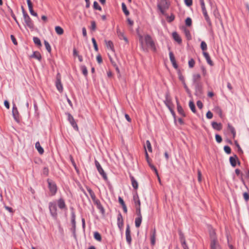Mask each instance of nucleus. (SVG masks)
<instances>
[{
  "label": "nucleus",
  "mask_w": 249,
  "mask_h": 249,
  "mask_svg": "<svg viewBox=\"0 0 249 249\" xmlns=\"http://www.w3.org/2000/svg\"><path fill=\"white\" fill-rule=\"evenodd\" d=\"M139 41L142 49L144 51H147L150 49L154 52L156 51V47L155 43L151 36L149 35L142 36L139 34Z\"/></svg>",
  "instance_id": "1"
},
{
  "label": "nucleus",
  "mask_w": 249,
  "mask_h": 249,
  "mask_svg": "<svg viewBox=\"0 0 249 249\" xmlns=\"http://www.w3.org/2000/svg\"><path fill=\"white\" fill-rule=\"evenodd\" d=\"M210 248L211 249H221L220 245L217 241L215 232L213 230L210 231Z\"/></svg>",
  "instance_id": "2"
},
{
  "label": "nucleus",
  "mask_w": 249,
  "mask_h": 249,
  "mask_svg": "<svg viewBox=\"0 0 249 249\" xmlns=\"http://www.w3.org/2000/svg\"><path fill=\"white\" fill-rule=\"evenodd\" d=\"M169 6V3L167 0H161L158 4V7L162 14H164Z\"/></svg>",
  "instance_id": "3"
},
{
  "label": "nucleus",
  "mask_w": 249,
  "mask_h": 249,
  "mask_svg": "<svg viewBox=\"0 0 249 249\" xmlns=\"http://www.w3.org/2000/svg\"><path fill=\"white\" fill-rule=\"evenodd\" d=\"M48 188L49 189V195L53 196L55 195L57 191V187L56 183L53 181H49L48 182Z\"/></svg>",
  "instance_id": "4"
},
{
  "label": "nucleus",
  "mask_w": 249,
  "mask_h": 249,
  "mask_svg": "<svg viewBox=\"0 0 249 249\" xmlns=\"http://www.w3.org/2000/svg\"><path fill=\"white\" fill-rule=\"evenodd\" d=\"M200 3L201 5V7L202 9L203 14L204 16L205 19L207 22V23L211 25V21L210 20V18L207 14V10L205 7L204 0H200Z\"/></svg>",
  "instance_id": "5"
},
{
  "label": "nucleus",
  "mask_w": 249,
  "mask_h": 249,
  "mask_svg": "<svg viewBox=\"0 0 249 249\" xmlns=\"http://www.w3.org/2000/svg\"><path fill=\"white\" fill-rule=\"evenodd\" d=\"M12 114L15 120L18 123L19 122V114L18 108L14 103L13 104Z\"/></svg>",
  "instance_id": "6"
},
{
  "label": "nucleus",
  "mask_w": 249,
  "mask_h": 249,
  "mask_svg": "<svg viewBox=\"0 0 249 249\" xmlns=\"http://www.w3.org/2000/svg\"><path fill=\"white\" fill-rule=\"evenodd\" d=\"M24 20L26 25L30 29L33 30L34 29V24L29 15L24 18Z\"/></svg>",
  "instance_id": "7"
},
{
  "label": "nucleus",
  "mask_w": 249,
  "mask_h": 249,
  "mask_svg": "<svg viewBox=\"0 0 249 249\" xmlns=\"http://www.w3.org/2000/svg\"><path fill=\"white\" fill-rule=\"evenodd\" d=\"M56 87L58 90L61 92L63 91V86L61 82V76L59 73L56 76V81L55 83Z\"/></svg>",
  "instance_id": "8"
},
{
  "label": "nucleus",
  "mask_w": 249,
  "mask_h": 249,
  "mask_svg": "<svg viewBox=\"0 0 249 249\" xmlns=\"http://www.w3.org/2000/svg\"><path fill=\"white\" fill-rule=\"evenodd\" d=\"M95 164L99 173L101 174V175L103 176L105 179H107V177L106 174H105L99 162L97 160H95Z\"/></svg>",
  "instance_id": "9"
},
{
  "label": "nucleus",
  "mask_w": 249,
  "mask_h": 249,
  "mask_svg": "<svg viewBox=\"0 0 249 249\" xmlns=\"http://www.w3.org/2000/svg\"><path fill=\"white\" fill-rule=\"evenodd\" d=\"M68 120L73 128L76 131H78V127L77 125V124L75 122L73 117L71 114H69L68 115Z\"/></svg>",
  "instance_id": "10"
},
{
  "label": "nucleus",
  "mask_w": 249,
  "mask_h": 249,
  "mask_svg": "<svg viewBox=\"0 0 249 249\" xmlns=\"http://www.w3.org/2000/svg\"><path fill=\"white\" fill-rule=\"evenodd\" d=\"M27 3L28 6L29 10L30 13V14L34 16L37 17V14L33 10V6L32 2L31 0H27Z\"/></svg>",
  "instance_id": "11"
},
{
  "label": "nucleus",
  "mask_w": 249,
  "mask_h": 249,
  "mask_svg": "<svg viewBox=\"0 0 249 249\" xmlns=\"http://www.w3.org/2000/svg\"><path fill=\"white\" fill-rule=\"evenodd\" d=\"M130 227L129 225H127L126 226V231H125V236H126V240L128 244H130L131 242V237L130 235Z\"/></svg>",
  "instance_id": "12"
},
{
  "label": "nucleus",
  "mask_w": 249,
  "mask_h": 249,
  "mask_svg": "<svg viewBox=\"0 0 249 249\" xmlns=\"http://www.w3.org/2000/svg\"><path fill=\"white\" fill-rule=\"evenodd\" d=\"M49 208L51 214L53 217H55L57 215L56 205L55 204L51 203L50 204Z\"/></svg>",
  "instance_id": "13"
},
{
  "label": "nucleus",
  "mask_w": 249,
  "mask_h": 249,
  "mask_svg": "<svg viewBox=\"0 0 249 249\" xmlns=\"http://www.w3.org/2000/svg\"><path fill=\"white\" fill-rule=\"evenodd\" d=\"M117 34L120 39L124 40L126 43L128 42V39L124 36V33L121 32V31L119 28L117 29Z\"/></svg>",
  "instance_id": "14"
},
{
  "label": "nucleus",
  "mask_w": 249,
  "mask_h": 249,
  "mask_svg": "<svg viewBox=\"0 0 249 249\" xmlns=\"http://www.w3.org/2000/svg\"><path fill=\"white\" fill-rule=\"evenodd\" d=\"M172 36L174 39L178 44L181 43L182 39L179 35L177 32H173L172 33Z\"/></svg>",
  "instance_id": "15"
},
{
  "label": "nucleus",
  "mask_w": 249,
  "mask_h": 249,
  "mask_svg": "<svg viewBox=\"0 0 249 249\" xmlns=\"http://www.w3.org/2000/svg\"><path fill=\"white\" fill-rule=\"evenodd\" d=\"M105 42L107 48L110 50L112 52H114L115 50L113 42L110 40H105Z\"/></svg>",
  "instance_id": "16"
},
{
  "label": "nucleus",
  "mask_w": 249,
  "mask_h": 249,
  "mask_svg": "<svg viewBox=\"0 0 249 249\" xmlns=\"http://www.w3.org/2000/svg\"><path fill=\"white\" fill-rule=\"evenodd\" d=\"M156 231L154 229L150 236L151 244L152 246H154L156 243Z\"/></svg>",
  "instance_id": "17"
},
{
  "label": "nucleus",
  "mask_w": 249,
  "mask_h": 249,
  "mask_svg": "<svg viewBox=\"0 0 249 249\" xmlns=\"http://www.w3.org/2000/svg\"><path fill=\"white\" fill-rule=\"evenodd\" d=\"M212 125L213 129L218 131L220 130L222 128V125L221 123H217L215 122H212Z\"/></svg>",
  "instance_id": "18"
},
{
  "label": "nucleus",
  "mask_w": 249,
  "mask_h": 249,
  "mask_svg": "<svg viewBox=\"0 0 249 249\" xmlns=\"http://www.w3.org/2000/svg\"><path fill=\"white\" fill-rule=\"evenodd\" d=\"M203 54L207 60V63L211 66H213V61L211 60L210 56L208 53L205 52H203Z\"/></svg>",
  "instance_id": "19"
},
{
  "label": "nucleus",
  "mask_w": 249,
  "mask_h": 249,
  "mask_svg": "<svg viewBox=\"0 0 249 249\" xmlns=\"http://www.w3.org/2000/svg\"><path fill=\"white\" fill-rule=\"evenodd\" d=\"M133 200L135 207H136V206H141V201L137 193H136V194L133 196Z\"/></svg>",
  "instance_id": "20"
},
{
  "label": "nucleus",
  "mask_w": 249,
  "mask_h": 249,
  "mask_svg": "<svg viewBox=\"0 0 249 249\" xmlns=\"http://www.w3.org/2000/svg\"><path fill=\"white\" fill-rule=\"evenodd\" d=\"M117 225L118 227L121 229H122L124 223H123V219L122 215L121 214H119L117 218Z\"/></svg>",
  "instance_id": "21"
},
{
  "label": "nucleus",
  "mask_w": 249,
  "mask_h": 249,
  "mask_svg": "<svg viewBox=\"0 0 249 249\" xmlns=\"http://www.w3.org/2000/svg\"><path fill=\"white\" fill-rule=\"evenodd\" d=\"M87 190H88V192H89L91 199H92V200L94 202H97V200L96 199L95 195L94 193L92 191V190L90 188H88L87 189Z\"/></svg>",
  "instance_id": "22"
},
{
  "label": "nucleus",
  "mask_w": 249,
  "mask_h": 249,
  "mask_svg": "<svg viewBox=\"0 0 249 249\" xmlns=\"http://www.w3.org/2000/svg\"><path fill=\"white\" fill-rule=\"evenodd\" d=\"M35 147L40 154H42L44 153V149L40 145L39 142H37L36 143Z\"/></svg>",
  "instance_id": "23"
},
{
  "label": "nucleus",
  "mask_w": 249,
  "mask_h": 249,
  "mask_svg": "<svg viewBox=\"0 0 249 249\" xmlns=\"http://www.w3.org/2000/svg\"><path fill=\"white\" fill-rule=\"evenodd\" d=\"M237 159V157L236 155H235L234 157H231L230 158V162L232 166L234 167L236 166Z\"/></svg>",
  "instance_id": "24"
},
{
  "label": "nucleus",
  "mask_w": 249,
  "mask_h": 249,
  "mask_svg": "<svg viewBox=\"0 0 249 249\" xmlns=\"http://www.w3.org/2000/svg\"><path fill=\"white\" fill-rule=\"evenodd\" d=\"M177 110L179 114H180L183 117L185 116V113L181 107V106L179 104L178 102H177Z\"/></svg>",
  "instance_id": "25"
},
{
  "label": "nucleus",
  "mask_w": 249,
  "mask_h": 249,
  "mask_svg": "<svg viewBox=\"0 0 249 249\" xmlns=\"http://www.w3.org/2000/svg\"><path fill=\"white\" fill-rule=\"evenodd\" d=\"M31 57L35 58L39 61L41 59V55L40 53L37 51L34 52Z\"/></svg>",
  "instance_id": "26"
},
{
  "label": "nucleus",
  "mask_w": 249,
  "mask_h": 249,
  "mask_svg": "<svg viewBox=\"0 0 249 249\" xmlns=\"http://www.w3.org/2000/svg\"><path fill=\"white\" fill-rule=\"evenodd\" d=\"M201 78L200 74L199 73H195L193 75V80L195 83H197Z\"/></svg>",
  "instance_id": "27"
},
{
  "label": "nucleus",
  "mask_w": 249,
  "mask_h": 249,
  "mask_svg": "<svg viewBox=\"0 0 249 249\" xmlns=\"http://www.w3.org/2000/svg\"><path fill=\"white\" fill-rule=\"evenodd\" d=\"M33 41H34V43L35 44V45L37 47L39 48V47L42 46V44H41L40 40V39L38 37H33Z\"/></svg>",
  "instance_id": "28"
},
{
  "label": "nucleus",
  "mask_w": 249,
  "mask_h": 249,
  "mask_svg": "<svg viewBox=\"0 0 249 249\" xmlns=\"http://www.w3.org/2000/svg\"><path fill=\"white\" fill-rule=\"evenodd\" d=\"M142 217L138 216L137 218H135V226L137 228H139L140 226L141 223H142Z\"/></svg>",
  "instance_id": "29"
},
{
  "label": "nucleus",
  "mask_w": 249,
  "mask_h": 249,
  "mask_svg": "<svg viewBox=\"0 0 249 249\" xmlns=\"http://www.w3.org/2000/svg\"><path fill=\"white\" fill-rule=\"evenodd\" d=\"M58 206L61 209H64L66 207V205L64 200L60 199L58 201Z\"/></svg>",
  "instance_id": "30"
},
{
  "label": "nucleus",
  "mask_w": 249,
  "mask_h": 249,
  "mask_svg": "<svg viewBox=\"0 0 249 249\" xmlns=\"http://www.w3.org/2000/svg\"><path fill=\"white\" fill-rule=\"evenodd\" d=\"M131 180L133 187L135 189H137L138 187V183L137 181L133 177H131Z\"/></svg>",
  "instance_id": "31"
},
{
  "label": "nucleus",
  "mask_w": 249,
  "mask_h": 249,
  "mask_svg": "<svg viewBox=\"0 0 249 249\" xmlns=\"http://www.w3.org/2000/svg\"><path fill=\"white\" fill-rule=\"evenodd\" d=\"M55 30L56 33L59 35H61L64 33L63 29L60 26H56Z\"/></svg>",
  "instance_id": "32"
},
{
  "label": "nucleus",
  "mask_w": 249,
  "mask_h": 249,
  "mask_svg": "<svg viewBox=\"0 0 249 249\" xmlns=\"http://www.w3.org/2000/svg\"><path fill=\"white\" fill-rule=\"evenodd\" d=\"M189 107H190L191 110L192 111V112L193 113H196V110L195 106V104H194L193 101H190L189 103Z\"/></svg>",
  "instance_id": "33"
},
{
  "label": "nucleus",
  "mask_w": 249,
  "mask_h": 249,
  "mask_svg": "<svg viewBox=\"0 0 249 249\" xmlns=\"http://www.w3.org/2000/svg\"><path fill=\"white\" fill-rule=\"evenodd\" d=\"M228 130L232 133L233 137H234L236 134L234 128L230 124H228Z\"/></svg>",
  "instance_id": "34"
},
{
  "label": "nucleus",
  "mask_w": 249,
  "mask_h": 249,
  "mask_svg": "<svg viewBox=\"0 0 249 249\" xmlns=\"http://www.w3.org/2000/svg\"><path fill=\"white\" fill-rule=\"evenodd\" d=\"M94 238L98 241H101L102 240V237L100 234L97 231L94 232Z\"/></svg>",
  "instance_id": "35"
},
{
  "label": "nucleus",
  "mask_w": 249,
  "mask_h": 249,
  "mask_svg": "<svg viewBox=\"0 0 249 249\" xmlns=\"http://www.w3.org/2000/svg\"><path fill=\"white\" fill-rule=\"evenodd\" d=\"M122 10L126 16H128L129 14V11L127 10L126 6L124 3H122Z\"/></svg>",
  "instance_id": "36"
},
{
  "label": "nucleus",
  "mask_w": 249,
  "mask_h": 249,
  "mask_svg": "<svg viewBox=\"0 0 249 249\" xmlns=\"http://www.w3.org/2000/svg\"><path fill=\"white\" fill-rule=\"evenodd\" d=\"M195 61L194 59L191 58L188 62V65L190 68H193L195 65Z\"/></svg>",
  "instance_id": "37"
},
{
  "label": "nucleus",
  "mask_w": 249,
  "mask_h": 249,
  "mask_svg": "<svg viewBox=\"0 0 249 249\" xmlns=\"http://www.w3.org/2000/svg\"><path fill=\"white\" fill-rule=\"evenodd\" d=\"M184 34L188 40H190L191 39V35L189 30L185 29Z\"/></svg>",
  "instance_id": "38"
},
{
  "label": "nucleus",
  "mask_w": 249,
  "mask_h": 249,
  "mask_svg": "<svg viewBox=\"0 0 249 249\" xmlns=\"http://www.w3.org/2000/svg\"><path fill=\"white\" fill-rule=\"evenodd\" d=\"M201 49L205 52L207 49V45L205 42L202 41L200 45Z\"/></svg>",
  "instance_id": "39"
},
{
  "label": "nucleus",
  "mask_w": 249,
  "mask_h": 249,
  "mask_svg": "<svg viewBox=\"0 0 249 249\" xmlns=\"http://www.w3.org/2000/svg\"><path fill=\"white\" fill-rule=\"evenodd\" d=\"M136 212L138 216L142 217L141 211V206H136Z\"/></svg>",
  "instance_id": "40"
},
{
  "label": "nucleus",
  "mask_w": 249,
  "mask_h": 249,
  "mask_svg": "<svg viewBox=\"0 0 249 249\" xmlns=\"http://www.w3.org/2000/svg\"><path fill=\"white\" fill-rule=\"evenodd\" d=\"M146 147H147L149 152H152V146H151L150 142L149 140H147L146 141Z\"/></svg>",
  "instance_id": "41"
},
{
  "label": "nucleus",
  "mask_w": 249,
  "mask_h": 249,
  "mask_svg": "<svg viewBox=\"0 0 249 249\" xmlns=\"http://www.w3.org/2000/svg\"><path fill=\"white\" fill-rule=\"evenodd\" d=\"M91 40L93 45L94 50L96 52H97L98 51V48L95 39L94 38H92Z\"/></svg>",
  "instance_id": "42"
},
{
  "label": "nucleus",
  "mask_w": 249,
  "mask_h": 249,
  "mask_svg": "<svg viewBox=\"0 0 249 249\" xmlns=\"http://www.w3.org/2000/svg\"><path fill=\"white\" fill-rule=\"evenodd\" d=\"M81 70L82 71L83 74L85 76H87L88 74V70L87 69V68L85 66H82L81 67Z\"/></svg>",
  "instance_id": "43"
},
{
  "label": "nucleus",
  "mask_w": 249,
  "mask_h": 249,
  "mask_svg": "<svg viewBox=\"0 0 249 249\" xmlns=\"http://www.w3.org/2000/svg\"><path fill=\"white\" fill-rule=\"evenodd\" d=\"M93 8L95 9H97V10H98L100 11L102 10V8L99 5V4L97 1H94L93 2Z\"/></svg>",
  "instance_id": "44"
},
{
  "label": "nucleus",
  "mask_w": 249,
  "mask_h": 249,
  "mask_svg": "<svg viewBox=\"0 0 249 249\" xmlns=\"http://www.w3.org/2000/svg\"><path fill=\"white\" fill-rule=\"evenodd\" d=\"M181 242L184 249H189L186 245L185 239L184 238H182L181 239Z\"/></svg>",
  "instance_id": "45"
},
{
  "label": "nucleus",
  "mask_w": 249,
  "mask_h": 249,
  "mask_svg": "<svg viewBox=\"0 0 249 249\" xmlns=\"http://www.w3.org/2000/svg\"><path fill=\"white\" fill-rule=\"evenodd\" d=\"M224 151L228 154H230L231 153V149L229 146H225L224 147Z\"/></svg>",
  "instance_id": "46"
},
{
  "label": "nucleus",
  "mask_w": 249,
  "mask_h": 249,
  "mask_svg": "<svg viewBox=\"0 0 249 249\" xmlns=\"http://www.w3.org/2000/svg\"><path fill=\"white\" fill-rule=\"evenodd\" d=\"M185 24L187 26H190L192 24V19L190 18H187L185 20Z\"/></svg>",
  "instance_id": "47"
},
{
  "label": "nucleus",
  "mask_w": 249,
  "mask_h": 249,
  "mask_svg": "<svg viewBox=\"0 0 249 249\" xmlns=\"http://www.w3.org/2000/svg\"><path fill=\"white\" fill-rule=\"evenodd\" d=\"M169 57L171 62H174L176 61L175 57L174 55V54L172 52H170L169 53Z\"/></svg>",
  "instance_id": "48"
},
{
  "label": "nucleus",
  "mask_w": 249,
  "mask_h": 249,
  "mask_svg": "<svg viewBox=\"0 0 249 249\" xmlns=\"http://www.w3.org/2000/svg\"><path fill=\"white\" fill-rule=\"evenodd\" d=\"M197 178L198 181L201 182L202 180V174L200 170H197Z\"/></svg>",
  "instance_id": "49"
},
{
  "label": "nucleus",
  "mask_w": 249,
  "mask_h": 249,
  "mask_svg": "<svg viewBox=\"0 0 249 249\" xmlns=\"http://www.w3.org/2000/svg\"><path fill=\"white\" fill-rule=\"evenodd\" d=\"M215 140L218 143H220L222 141L221 137L218 134L215 135Z\"/></svg>",
  "instance_id": "50"
},
{
  "label": "nucleus",
  "mask_w": 249,
  "mask_h": 249,
  "mask_svg": "<svg viewBox=\"0 0 249 249\" xmlns=\"http://www.w3.org/2000/svg\"><path fill=\"white\" fill-rule=\"evenodd\" d=\"M96 25L95 22L94 21H92L91 22L90 29L93 31H95L96 30Z\"/></svg>",
  "instance_id": "51"
},
{
  "label": "nucleus",
  "mask_w": 249,
  "mask_h": 249,
  "mask_svg": "<svg viewBox=\"0 0 249 249\" xmlns=\"http://www.w3.org/2000/svg\"><path fill=\"white\" fill-rule=\"evenodd\" d=\"M214 110L215 112H216L220 116H221L222 115V110L221 109L218 107H214Z\"/></svg>",
  "instance_id": "52"
},
{
  "label": "nucleus",
  "mask_w": 249,
  "mask_h": 249,
  "mask_svg": "<svg viewBox=\"0 0 249 249\" xmlns=\"http://www.w3.org/2000/svg\"><path fill=\"white\" fill-rule=\"evenodd\" d=\"M150 167L151 168V169L154 170V171L155 173L157 176H158V171H157L156 168L155 167V166L152 164H150Z\"/></svg>",
  "instance_id": "53"
},
{
  "label": "nucleus",
  "mask_w": 249,
  "mask_h": 249,
  "mask_svg": "<svg viewBox=\"0 0 249 249\" xmlns=\"http://www.w3.org/2000/svg\"><path fill=\"white\" fill-rule=\"evenodd\" d=\"M213 113L210 111H208L206 113V117L209 119H211L213 118Z\"/></svg>",
  "instance_id": "54"
},
{
  "label": "nucleus",
  "mask_w": 249,
  "mask_h": 249,
  "mask_svg": "<svg viewBox=\"0 0 249 249\" xmlns=\"http://www.w3.org/2000/svg\"><path fill=\"white\" fill-rule=\"evenodd\" d=\"M10 37H11V39L13 42V43H14V45H17L18 44V42L16 40V38L13 35H11L10 36Z\"/></svg>",
  "instance_id": "55"
},
{
  "label": "nucleus",
  "mask_w": 249,
  "mask_h": 249,
  "mask_svg": "<svg viewBox=\"0 0 249 249\" xmlns=\"http://www.w3.org/2000/svg\"><path fill=\"white\" fill-rule=\"evenodd\" d=\"M185 3L188 6H190L192 5V0H184Z\"/></svg>",
  "instance_id": "56"
},
{
  "label": "nucleus",
  "mask_w": 249,
  "mask_h": 249,
  "mask_svg": "<svg viewBox=\"0 0 249 249\" xmlns=\"http://www.w3.org/2000/svg\"><path fill=\"white\" fill-rule=\"evenodd\" d=\"M8 8H9V11L10 12L11 16L14 18V20H16V18H16V16H15V15L14 14L13 10L9 7H8Z\"/></svg>",
  "instance_id": "57"
},
{
  "label": "nucleus",
  "mask_w": 249,
  "mask_h": 249,
  "mask_svg": "<svg viewBox=\"0 0 249 249\" xmlns=\"http://www.w3.org/2000/svg\"><path fill=\"white\" fill-rule=\"evenodd\" d=\"M196 105L197 107L200 109H202L203 107V104L200 101H198L196 103Z\"/></svg>",
  "instance_id": "58"
},
{
  "label": "nucleus",
  "mask_w": 249,
  "mask_h": 249,
  "mask_svg": "<svg viewBox=\"0 0 249 249\" xmlns=\"http://www.w3.org/2000/svg\"><path fill=\"white\" fill-rule=\"evenodd\" d=\"M4 105L6 108L9 109L10 108V104L9 102L7 100H5L4 102Z\"/></svg>",
  "instance_id": "59"
},
{
  "label": "nucleus",
  "mask_w": 249,
  "mask_h": 249,
  "mask_svg": "<svg viewBox=\"0 0 249 249\" xmlns=\"http://www.w3.org/2000/svg\"><path fill=\"white\" fill-rule=\"evenodd\" d=\"M118 200L122 206L125 205L124 202L122 197H119Z\"/></svg>",
  "instance_id": "60"
},
{
  "label": "nucleus",
  "mask_w": 249,
  "mask_h": 249,
  "mask_svg": "<svg viewBox=\"0 0 249 249\" xmlns=\"http://www.w3.org/2000/svg\"><path fill=\"white\" fill-rule=\"evenodd\" d=\"M243 196L246 200L247 201L249 199V195L247 193H244L243 194Z\"/></svg>",
  "instance_id": "61"
},
{
  "label": "nucleus",
  "mask_w": 249,
  "mask_h": 249,
  "mask_svg": "<svg viewBox=\"0 0 249 249\" xmlns=\"http://www.w3.org/2000/svg\"><path fill=\"white\" fill-rule=\"evenodd\" d=\"M82 34L84 36L86 37L87 36V31L85 27H83L82 28Z\"/></svg>",
  "instance_id": "62"
},
{
  "label": "nucleus",
  "mask_w": 249,
  "mask_h": 249,
  "mask_svg": "<svg viewBox=\"0 0 249 249\" xmlns=\"http://www.w3.org/2000/svg\"><path fill=\"white\" fill-rule=\"evenodd\" d=\"M97 61L99 63H101L102 62V59L101 55H99L97 56Z\"/></svg>",
  "instance_id": "63"
},
{
  "label": "nucleus",
  "mask_w": 249,
  "mask_h": 249,
  "mask_svg": "<svg viewBox=\"0 0 249 249\" xmlns=\"http://www.w3.org/2000/svg\"><path fill=\"white\" fill-rule=\"evenodd\" d=\"M124 116H125V119H126V120L129 122H131V118H130L129 116L127 114H125L124 115Z\"/></svg>",
  "instance_id": "64"
}]
</instances>
